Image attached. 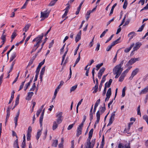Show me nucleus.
<instances>
[{
  "mask_svg": "<svg viewBox=\"0 0 148 148\" xmlns=\"http://www.w3.org/2000/svg\"><path fill=\"white\" fill-rule=\"evenodd\" d=\"M93 129H92L88 133V137L87 139V144L88 148H93L95 143V139H92L90 142V139L92 137Z\"/></svg>",
  "mask_w": 148,
  "mask_h": 148,
  "instance_id": "nucleus-1",
  "label": "nucleus"
},
{
  "mask_svg": "<svg viewBox=\"0 0 148 148\" xmlns=\"http://www.w3.org/2000/svg\"><path fill=\"white\" fill-rule=\"evenodd\" d=\"M44 36V34L43 33H42L40 35L38 36V37L35 38L32 41L33 42L36 41V43L34 45L33 47L34 48H35L37 49L39 47V45L41 42L42 39Z\"/></svg>",
  "mask_w": 148,
  "mask_h": 148,
  "instance_id": "nucleus-2",
  "label": "nucleus"
},
{
  "mask_svg": "<svg viewBox=\"0 0 148 148\" xmlns=\"http://www.w3.org/2000/svg\"><path fill=\"white\" fill-rule=\"evenodd\" d=\"M63 113L62 112H58L56 114V117L57 118L56 121L58 123H61L63 120L62 116Z\"/></svg>",
  "mask_w": 148,
  "mask_h": 148,
  "instance_id": "nucleus-3",
  "label": "nucleus"
},
{
  "mask_svg": "<svg viewBox=\"0 0 148 148\" xmlns=\"http://www.w3.org/2000/svg\"><path fill=\"white\" fill-rule=\"evenodd\" d=\"M123 70V68L116 65L113 69V73H119L121 74Z\"/></svg>",
  "mask_w": 148,
  "mask_h": 148,
  "instance_id": "nucleus-4",
  "label": "nucleus"
},
{
  "mask_svg": "<svg viewBox=\"0 0 148 148\" xmlns=\"http://www.w3.org/2000/svg\"><path fill=\"white\" fill-rule=\"evenodd\" d=\"M48 9L43 12H41L40 17L44 18H47L48 17L50 12L47 11Z\"/></svg>",
  "mask_w": 148,
  "mask_h": 148,
  "instance_id": "nucleus-5",
  "label": "nucleus"
},
{
  "mask_svg": "<svg viewBox=\"0 0 148 148\" xmlns=\"http://www.w3.org/2000/svg\"><path fill=\"white\" fill-rule=\"evenodd\" d=\"M115 111L114 112L111 114V116L109 120V122L108 125V126L110 125L113 123L114 119V118L115 116Z\"/></svg>",
  "mask_w": 148,
  "mask_h": 148,
  "instance_id": "nucleus-6",
  "label": "nucleus"
},
{
  "mask_svg": "<svg viewBox=\"0 0 148 148\" xmlns=\"http://www.w3.org/2000/svg\"><path fill=\"white\" fill-rule=\"evenodd\" d=\"M139 71V69L138 68H136L132 72L131 76L129 77V79L132 80L134 77L135 75Z\"/></svg>",
  "mask_w": 148,
  "mask_h": 148,
  "instance_id": "nucleus-7",
  "label": "nucleus"
},
{
  "mask_svg": "<svg viewBox=\"0 0 148 148\" xmlns=\"http://www.w3.org/2000/svg\"><path fill=\"white\" fill-rule=\"evenodd\" d=\"M83 127V126H81V125H79L78 127H77V136L79 137V135L81 134L82 128Z\"/></svg>",
  "mask_w": 148,
  "mask_h": 148,
  "instance_id": "nucleus-8",
  "label": "nucleus"
},
{
  "mask_svg": "<svg viewBox=\"0 0 148 148\" xmlns=\"http://www.w3.org/2000/svg\"><path fill=\"white\" fill-rule=\"evenodd\" d=\"M97 120L94 125V127L95 128L97 124L98 123L100 120V114L99 113V111H97L96 113Z\"/></svg>",
  "mask_w": 148,
  "mask_h": 148,
  "instance_id": "nucleus-9",
  "label": "nucleus"
},
{
  "mask_svg": "<svg viewBox=\"0 0 148 148\" xmlns=\"http://www.w3.org/2000/svg\"><path fill=\"white\" fill-rule=\"evenodd\" d=\"M45 66H44L42 68V69L40 74V78L41 82L42 81V78L44 74L45 71Z\"/></svg>",
  "mask_w": 148,
  "mask_h": 148,
  "instance_id": "nucleus-10",
  "label": "nucleus"
},
{
  "mask_svg": "<svg viewBox=\"0 0 148 148\" xmlns=\"http://www.w3.org/2000/svg\"><path fill=\"white\" fill-rule=\"evenodd\" d=\"M44 112H45V109H44L43 110V111L41 113V115L40 116V117L39 122H40V123L41 127H42V121H43V116H44Z\"/></svg>",
  "mask_w": 148,
  "mask_h": 148,
  "instance_id": "nucleus-11",
  "label": "nucleus"
},
{
  "mask_svg": "<svg viewBox=\"0 0 148 148\" xmlns=\"http://www.w3.org/2000/svg\"><path fill=\"white\" fill-rule=\"evenodd\" d=\"M142 44L140 42H137L136 43L135 46L133 48L134 51L137 50L140 47L141 45Z\"/></svg>",
  "mask_w": 148,
  "mask_h": 148,
  "instance_id": "nucleus-12",
  "label": "nucleus"
},
{
  "mask_svg": "<svg viewBox=\"0 0 148 148\" xmlns=\"http://www.w3.org/2000/svg\"><path fill=\"white\" fill-rule=\"evenodd\" d=\"M34 94V93L33 92H28L27 93V95L26 98V99L27 100H31Z\"/></svg>",
  "mask_w": 148,
  "mask_h": 148,
  "instance_id": "nucleus-13",
  "label": "nucleus"
},
{
  "mask_svg": "<svg viewBox=\"0 0 148 148\" xmlns=\"http://www.w3.org/2000/svg\"><path fill=\"white\" fill-rule=\"evenodd\" d=\"M64 84V82L62 81H61L59 85L58 86L57 88L56 89L55 91V95H56V94H57L58 91L59 90V89L61 88V86H62Z\"/></svg>",
  "mask_w": 148,
  "mask_h": 148,
  "instance_id": "nucleus-14",
  "label": "nucleus"
},
{
  "mask_svg": "<svg viewBox=\"0 0 148 148\" xmlns=\"http://www.w3.org/2000/svg\"><path fill=\"white\" fill-rule=\"evenodd\" d=\"M148 92V86L144 88L139 93V94L141 95L143 94H145Z\"/></svg>",
  "mask_w": 148,
  "mask_h": 148,
  "instance_id": "nucleus-15",
  "label": "nucleus"
},
{
  "mask_svg": "<svg viewBox=\"0 0 148 148\" xmlns=\"http://www.w3.org/2000/svg\"><path fill=\"white\" fill-rule=\"evenodd\" d=\"M81 31L80 30L79 33L75 37V41L76 42L78 41L81 38Z\"/></svg>",
  "mask_w": 148,
  "mask_h": 148,
  "instance_id": "nucleus-16",
  "label": "nucleus"
},
{
  "mask_svg": "<svg viewBox=\"0 0 148 148\" xmlns=\"http://www.w3.org/2000/svg\"><path fill=\"white\" fill-rule=\"evenodd\" d=\"M60 123H58L56 121H54L53 123L52 126V130H55L58 127V125Z\"/></svg>",
  "mask_w": 148,
  "mask_h": 148,
  "instance_id": "nucleus-17",
  "label": "nucleus"
},
{
  "mask_svg": "<svg viewBox=\"0 0 148 148\" xmlns=\"http://www.w3.org/2000/svg\"><path fill=\"white\" fill-rule=\"evenodd\" d=\"M134 45V43H133L131 45L130 47L126 48L124 50L125 52L126 53L129 52L130 50L132 47H133Z\"/></svg>",
  "mask_w": 148,
  "mask_h": 148,
  "instance_id": "nucleus-18",
  "label": "nucleus"
},
{
  "mask_svg": "<svg viewBox=\"0 0 148 148\" xmlns=\"http://www.w3.org/2000/svg\"><path fill=\"white\" fill-rule=\"evenodd\" d=\"M135 34L134 32H132L129 33L128 36L129 37H130V39H131L133 38V37L135 36Z\"/></svg>",
  "mask_w": 148,
  "mask_h": 148,
  "instance_id": "nucleus-19",
  "label": "nucleus"
},
{
  "mask_svg": "<svg viewBox=\"0 0 148 148\" xmlns=\"http://www.w3.org/2000/svg\"><path fill=\"white\" fill-rule=\"evenodd\" d=\"M42 129H41V130H38V132H37V134L36 136V139L38 140L40 136L41 135L42 133Z\"/></svg>",
  "mask_w": 148,
  "mask_h": 148,
  "instance_id": "nucleus-20",
  "label": "nucleus"
},
{
  "mask_svg": "<svg viewBox=\"0 0 148 148\" xmlns=\"http://www.w3.org/2000/svg\"><path fill=\"white\" fill-rule=\"evenodd\" d=\"M30 26L31 25L30 24H27L26 25L25 27L23 29V31H24L25 32H27L28 30V29Z\"/></svg>",
  "mask_w": 148,
  "mask_h": 148,
  "instance_id": "nucleus-21",
  "label": "nucleus"
},
{
  "mask_svg": "<svg viewBox=\"0 0 148 148\" xmlns=\"http://www.w3.org/2000/svg\"><path fill=\"white\" fill-rule=\"evenodd\" d=\"M105 107H101L100 108V110H98L99 111V113L100 114H102L106 110Z\"/></svg>",
  "mask_w": 148,
  "mask_h": 148,
  "instance_id": "nucleus-22",
  "label": "nucleus"
},
{
  "mask_svg": "<svg viewBox=\"0 0 148 148\" xmlns=\"http://www.w3.org/2000/svg\"><path fill=\"white\" fill-rule=\"evenodd\" d=\"M13 147L14 148H19L18 144V139H17L14 142Z\"/></svg>",
  "mask_w": 148,
  "mask_h": 148,
  "instance_id": "nucleus-23",
  "label": "nucleus"
},
{
  "mask_svg": "<svg viewBox=\"0 0 148 148\" xmlns=\"http://www.w3.org/2000/svg\"><path fill=\"white\" fill-rule=\"evenodd\" d=\"M15 93V92L14 90H13L11 93V98L9 100V101L8 103L9 104H10L12 102L14 97V94Z\"/></svg>",
  "mask_w": 148,
  "mask_h": 148,
  "instance_id": "nucleus-24",
  "label": "nucleus"
},
{
  "mask_svg": "<svg viewBox=\"0 0 148 148\" xmlns=\"http://www.w3.org/2000/svg\"><path fill=\"white\" fill-rule=\"evenodd\" d=\"M16 54L15 53H13L11 55L10 58V62L12 61L16 57Z\"/></svg>",
  "mask_w": 148,
  "mask_h": 148,
  "instance_id": "nucleus-25",
  "label": "nucleus"
},
{
  "mask_svg": "<svg viewBox=\"0 0 148 148\" xmlns=\"http://www.w3.org/2000/svg\"><path fill=\"white\" fill-rule=\"evenodd\" d=\"M116 5H117V3H115L112 6V8L111 10L110 13L109 14V15L110 16H111V15L113 13L114 9L115 8V7L116 6Z\"/></svg>",
  "mask_w": 148,
  "mask_h": 148,
  "instance_id": "nucleus-26",
  "label": "nucleus"
},
{
  "mask_svg": "<svg viewBox=\"0 0 148 148\" xmlns=\"http://www.w3.org/2000/svg\"><path fill=\"white\" fill-rule=\"evenodd\" d=\"M111 95V88H109L106 93V97H110V96Z\"/></svg>",
  "mask_w": 148,
  "mask_h": 148,
  "instance_id": "nucleus-27",
  "label": "nucleus"
},
{
  "mask_svg": "<svg viewBox=\"0 0 148 148\" xmlns=\"http://www.w3.org/2000/svg\"><path fill=\"white\" fill-rule=\"evenodd\" d=\"M10 109L8 108L7 111V115H6V122L7 121V120L9 118L10 115Z\"/></svg>",
  "mask_w": 148,
  "mask_h": 148,
  "instance_id": "nucleus-28",
  "label": "nucleus"
},
{
  "mask_svg": "<svg viewBox=\"0 0 148 148\" xmlns=\"http://www.w3.org/2000/svg\"><path fill=\"white\" fill-rule=\"evenodd\" d=\"M19 97H20V95H18V96H17V97L16 98V101H15V106H14V107H15L18 104Z\"/></svg>",
  "mask_w": 148,
  "mask_h": 148,
  "instance_id": "nucleus-29",
  "label": "nucleus"
},
{
  "mask_svg": "<svg viewBox=\"0 0 148 148\" xmlns=\"http://www.w3.org/2000/svg\"><path fill=\"white\" fill-rule=\"evenodd\" d=\"M135 60L134 58H131L128 62V63L129 64L132 65L135 63Z\"/></svg>",
  "mask_w": 148,
  "mask_h": 148,
  "instance_id": "nucleus-30",
  "label": "nucleus"
},
{
  "mask_svg": "<svg viewBox=\"0 0 148 148\" xmlns=\"http://www.w3.org/2000/svg\"><path fill=\"white\" fill-rule=\"evenodd\" d=\"M17 34L15 30L14 32L12 33V34L11 36V42L13 40L14 38L16 36Z\"/></svg>",
  "mask_w": 148,
  "mask_h": 148,
  "instance_id": "nucleus-31",
  "label": "nucleus"
},
{
  "mask_svg": "<svg viewBox=\"0 0 148 148\" xmlns=\"http://www.w3.org/2000/svg\"><path fill=\"white\" fill-rule=\"evenodd\" d=\"M77 85H75V86L71 87L70 90V92H71L73 91H74L76 88H77Z\"/></svg>",
  "mask_w": 148,
  "mask_h": 148,
  "instance_id": "nucleus-32",
  "label": "nucleus"
},
{
  "mask_svg": "<svg viewBox=\"0 0 148 148\" xmlns=\"http://www.w3.org/2000/svg\"><path fill=\"white\" fill-rule=\"evenodd\" d=\"M58 144V141L57 140H53V143L52 145V146L53 147H57Z\"/></svg>",
  "mask_w": 148,
  "mask_h": 148,
  "instance_id": "nucleus-33",
  "label": "nucleus"
},
{
  "mask_svg": "<svg viewBox=\"0 0 148 148\" xmlns=\"http://www.w3.org/2000/svg\"><path fill=\"white\" fill-rule=\"evenodd\" d=\"M98 85H95V86L93 87V89L94 90L93 93H96L98 90Z\"/></svg>",
  "mask_w": 148,
  "mask_h": 148,
  "instance_id": "nucleus-34",
  "label": "nucleus"
},
{
  "mask_svg": "<svg viewBox=\"0 0 148 148\" xmlns=\"http://www.w3.org/2000/svg\"><path fill=\"white\" fill-rule=\"evenodd\" d=\"M58 0H52L49 4L50 6H52L55 4Z\"/></svg>",
  "mask_w": 148,
  "mask_h": 148,
  "instance_id": "nucleus-35",
  "label": "nucleus"
},
{
  "mask_svg": "<svg viewBox=\"0 0 148 148\" xmlns=\"http://www.w3.org/2000/svg\"><path fill=\"white\" fill-rule=\"evenodd\" d=\"M112 79H110L109 81L108 82H107L105 84H107V86L108 88L110 87L111 84L112 82Z\"/></svg>",
  "mask_w": 148,
  "mask_h": 148,
  "instance_id": "nucleus-36",
  "label": "nucleus"
},
{
  "mask_svg": "<svg viewBox=\"0 0 148 148\" xmlns=\"http://www.w3.org/2000/svg\"><path fill=\"white\" fill-rule=\"evenodd\" d=\"M125 76V75H123V74H122L121 76L119 78V82H122Z\"/></svg>",
  "mask_w": 148,
  "mask_h": 148,
  "instance_id": "nucleus-37",
  "label": "nucleus"
},
{
  "mask_svg": "<svg viewBox=\"0 0 148 148\" xmlns=\"http://www.w3.org/2000/svg\"><path fill=\"white\" fill-rule=\"evenodd\" d=\"M91 13L89 11H88L86 13V18L87 20H88L90 17Z\"/></svg>",
  "mask_w": 148,
  "mask_h": 148,
  "instance_id": "nucleus-38",
  "label": "nucleus"
},
{
  "mask_svg": "<svg viewBox=\"0 0 148 148\" xmlns=\"http://www.w3.org/2000/svg\"><path fill=\"white\" fill-rule=\"evenodd\" d=\"M95 68H93L92 69V79L93 80L94 82H95V78H94V75H95Z\"/></svg>",
  "mask_w": 148,
  "mask_h": 148,
  "instance_id": "nucleus-39",
  "label": "nucleus"
},
{
  "mask_svg": "<svg viewBox=\"0 0 148 148\" xmlns=\"http://www.w3.org/2000/svg\"><path fill=\"white\" fill-rule=\"evenodd\" d=\"M127 5V0H125L124 4L123 5V8L124 9H125Z\"/></svg>",
  "mask_w": 148,
  "mask_h": 148,
  "instance_id": "nucleus-40",
  "label": "nucleus"
},
{
  "mask_svg": "<svg viewBox=\"0 0 148 148\" xmlns=\"http://www.w3.org/2000/svg\"><path fill=\"white\" fill-rule=\"evenodd\" d=\"M45 62V60L44 59L39 64V65L37 67L39 68L40 69V68L44 64Z\"/></svg>",
  "mask_w": 148,
  "mask_h": 148,
  "instance_id": "nucleus-41",
  "label": "nucleus"
},
{
  "mask_svg": "<svg viewBox=\"0 0 148 148\" xmlns=\"http://www.w3.org/2000/svg\"><path fill=\"white\" fill-rule=\"evenodd\" d=\"M108 29H107L105 30L100 35V37L101 38L104 36L105 34L106 33V32H108Z\"/></svg>",
  "mask_w": 148,
  "mask_h": 148,
  "instance_id": "nucleus-42",
  "label": "nucleus"
},
{
  "mask_svg": "<svg viewBox=\"0 0 148 148\" xmlns=\"http://www.w3.org/2000/svg\"><path fill=\"white\" fill-rule=\"evenodd\" d=\"M29 1V0H26V2L24 3L23 6L21 7V9H23L25 8L26 6L27 5L28 2Z\"/></svg>",
  "mask_w": 148,
  "mask_h": 148,
  "instance_id": "nucleus-43",
  "label": "nucleus"
},
{
  "mask_svg": "<svg viewBox=\"0 0 148 148\" xmlns=\"http://www.w3.org/2000/svg\"><path fill=\"white\" fill-rule=\"evenodd\" d=\"M103 63H100V64H97L96 66V67L97 68V70L98 71L99 69L103 65Z\"/></svg>",
  "mask_w": 148,
  "mask_h": 148,
  "instance_id": "nucleus-44",
  "label": "nucleus"
},
{
  "mask_svg": "<svg viewBox=\"0 0 148 148\" xmlns=\"http://www.w3.org/2000/svg\"><path fill=\"white\" fill-rule=\"evenodd\" d=\"M25 82V81H24L23 82L21 83V84L20 86L19 89L18 90V91H20V90H21L23 88V86L24 85V84Z\"/></svg>",
  "mask_w": 148,
  "mask_h": 148,
  "instance_id": "nucleus-45",
  "label": "nucleus"
},
{
  "mask_svg": "<svg viewBox=\"0 0 148 148\" xmlns=\"http://www.w3.org/2000/svg\"><path fill=\"white\" fill-rule=\"evenodd\" d=\"M30 84H28V83L26 84H25V85L24 86V90L25 91H26L27 89L30 86Z\"/></svg>",
  "mask_w": 148,
  "mask_h": 148,
  "instance_id": "nucleus-46",
  "label": "nucleus"
},
{
  "mask_svg": "<svg viewBox=\"0 0 148 148\" xmlns=\"http://www.w3.org/2000/svg\"><path fill=\"white\" fill-rule=\"evenodd\" d=\"M32 127L30 126H29L28 127L27 131V134H31V133L32 132Z\"/></svg>",
  "mask_w": 148,
  "mask_h": 148,
  "instance_id": "nucleus-47",
  "label": "nucleus"
},
{
  "mask_svg": "<svg viewBox=\"0 0 148 148\" xmlns=\"http://www.w3.org/2000/svg\"><path fill=\"white\" fill-rule=\"evenodd\" d=\"M34 58H32L31 59L29 60V63L27 65V66H30L33 63L34 61Z\"/></svg>",
  "mask_w": 148,
  "mask_h": 148,
  "instance_id": "nucleus-48",
  "label": "nucleus"
},
{
  "mask_svg": "<svg viewBox=\"0 0 148 148\" xmlns=\"http://www.w3.org/2000/svg\"><path fill=\"white\" fill-rule=\"evenodd\" d=\"M75 124V123H73L71 125H69L67 128V130H70L73 127Z\"/></svg>",
  "mask_w": 148,
  "mask_h": 148,
  "instance_id": "nucleus-49",
  "label": "nucleus"
},
{
  "mask_svg": "<svg viewBox=\"0 0 148 148\" xmlns=\"http://www.w3.org/2000/svg\"><path fill=\"white\" fill-rule=\"evenodd\" d=\"M140 105H139L137 108V114L138 115H140V116H141V112H140Z\"/></svg>",
  "mask_w": 148,
  "mask_h": 148,
  "instance_id": "nucleus-50",
  "label": "nucleus"
},
{
  "mask_svg": "<svg viewBox=\"0 0 148 148\" xmlns=\"http://www.w3.org/2000/svg\"><path fill=\"white\" fill-rule=\"evenodd\" d=\"M18 118L15 117L14 118V121L15 124V127H16L17 125V121Z\"/></svg>",
  "mask_w": 148,
  "mask_h": 148,
  "instance_id": "nucleus-51",
  "label": "nucleus"
},
{
  "mask_svg": "<svg viewBox=\"0 0 148 148\" xmlns=\"http://www.w3.org/2000/svg\"><path fill=\"white\" fill-rule=\"evenodd\" d=\"M94 37L93 38L91 41L89 45V46L90 47H91L93 45L94 40Z\"/></svg>",
  "mask_w": 148,
  "mask_h": 148,
  "instance_id": "nucleus-52",
  "label": "nucleus"
},
{
  "mask_svg": "<svg viewBox=\"0 0 148 148\" xmlns=\"http://www.w3.org/2000/svg\"><path fill=\"white\" fill-rule=\"evenodd\" d=\"M123 148H131L130 144L129 143H126L124 145Z\"/></svg>",
  "mask_w": 148,
  "mask_h": 148,
  "instance_id": "nucleus-53",
  "label": "nucleus"
},
{
  "mask_svg": "<svg viewBox=\"0 0 148 148\" xmlns=\"http://www.w3.org/2000/svg\"><path fill=\"white\" fill-rule=\"evenodd\" d=\"M14 64H15V62H12V65L11 66L10 68V71H9L8 72V73H9L10 72L12 71V70L13 69V66H14Z\"/></svg>",
  "mask_w": 148,
  "mask_h": 148,
  "instance_id": "nucleus-54",
  "label": "nucleus"
},
{
  "mask_svg": "<svg viewBox=\"0 0 148 148\" xmlns=\"http://www.w3.org/2000/svg\"><path fill=\"white\" fill-rule=\"evenodd\" d=\"M6 35L3 34V33L1 37V39L2 40H5L6 39Z\"/></svg>",
  "mask_w": 148,
  "mask_h": 148,
  "instance_id": "nucleus-55",
  "label": "nucleus"
},
{
  "mask_svg": "<svg viewBox=\"0 0 148 148\" xmlns=\"http://www.w3.org/2000/svg\"><path fill=\"white\" fill-rule=\"evenodd\" d=\"M107 75H104L103 76L101 82L102 83H103L106 80V77L107 76Z\"/></svg>",
  "mask_w": 148,
  "mask_h": 148,
  "instance_id": "nucleus-56",
  "label": "nucleus"
},
{
  "mask_svg": "<svg viewBox=\"0 0 148 148\" xmlns=\"http://www.w3.org/2000/svg\"><path fill=\"white\" fill-rule=\"evenodd\" d=\"M100 99H99L96 101V102L95 103V106L97 107L99 104L100 103Z\"/></svg>",
  "mask_w": 148,
  "mask_h": 148,
  "instance_id": "nucleus-57",
  "label": "nucleus"
},
{
  "mask_svg": "<svg viewBox=\"0 0 148 148\" xmlns=\"http://www.w3.org/2000/svg\"><path fill=\"white\" fill-rule=\"evenodd\" d=\"M26 146L25 141H23L22 142L21 147L22 148H25Z\"/></svg>",
  "mask_w": 148,
  "mask_h": 148,
  "instance_id": "nucleus-58",
  "label": "nucleus"
},
{
  "mask_svg": "<svg viewBox=\"0 0 148 148\" xmlns=\"http://www.w3.org/2000/svg\"><path fill=\"white\" fill-rule=\"evenodd\" d=\"M66 5H67V6L66 7V8L64 9V10H65L66 12H68V11H69V3H67L66 4Z\"/></svg>",
  "mask_w": 148,
  "mask_h": 148,
  "instance_id": "nucleus-59",
  "label": "nucleus"
},
{
  "mask_svg": "<svg viewBox=\"0 0 148 148\" xmlns=\"http://www.w3.org/2000/svg\"><path fill=\"white\" fill-rule=\"evenodd\" d=\"M41 111H42V109H39L38 110V111L37 112V113H36V115L37 117L38 116H39L40 113H41Z\"/></svg>",
  "mask_w": 148,
  "mask_h": 148,
  "instance_id": "nucleus-60",
  "label": "nucleus"
},
{
  "mask_svg": "<svg viewBox=\"0 0 148 148\" xmlns=\"http://www.w3.org/2000/svg\"><path fill=\"white\" fill-rule=\"evenodd\" d=\"M31 136V134H27V140H30Z\"/></svg>",
  "mask_w": 148,
  "mask_h": 148,
  "instance_id": "nucleus-61",
  "label": "nucleus"
},
{
  "mask_svg": "<svg viewBox=\"0 0 148 148\" xmlns=\"http://www.w3.org/2000/svg\"><path fill=\"white\" fill-rule=\"evenodd\" d=\"M105 70V68H102L100 70L99 72L103 74V73L104 71Z\"/></svg>",
  "mask_w": 148,
  "mask_h": 148,
  "instance_id": "nucleus-62",
  "label": "nucleus"
},
{
  "mask_svg": "<svg viewBox=\"0 0 148 148\" xmlns=\"http://www.w3.org/2000/svg\"><path fill=\"white\" fill-rule=\"evenodd\" d=\"M148 9V3L147 4V5H146V6H145V7H144L140 11H142L143 10H147Z\"/></svg>",
  "mask_w": 148,
  "mask_h": 148,
  "instance_id": "nucleus-63",
  "label": "nucleus"
},
{
  "mask_svg": "<svg viewBox=\"0 0 148 148\" xmlns=\"http://www.w3.org/2000/svg\"><path fill=\"white\" fill-rule=\"evenodd\" d=\"M124 147V145H123L121 143H119L118 145V148H123Z\"/></svg>",
  "mask_w": 148,
  "mask_h": 148,
  "instance_id": "nucleus-64",
  "label": "nucleus"
}]
</instances>
